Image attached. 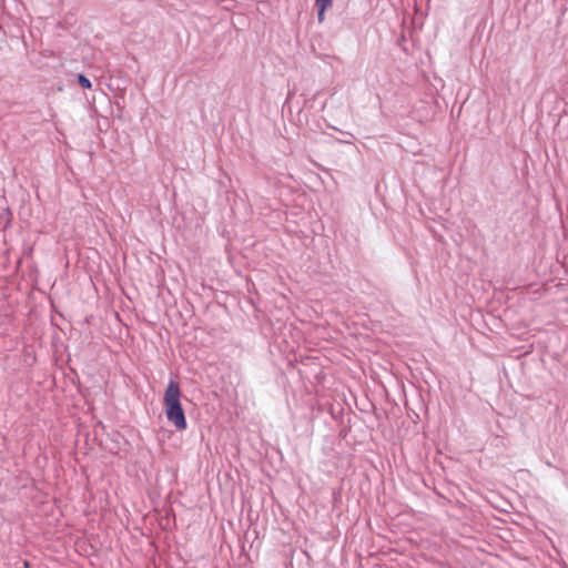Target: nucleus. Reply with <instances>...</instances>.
<instances>
[{
	"mask_svg": "<svg viewBox=\"0 0 568 568\" xmlns=\"http://www.w3.org/2000/svg\"><path fill=\"white\" fill-rule=\"evenodd\" d=\"M79 84L84 89H90L92 87L90 80L83 74H79L78 77Z\"/></svg>",
	"mask_w": 568,
	"mask_h": 568,
	"instance_id": "obj_3",
	"label": "nucleus"
},
{
	"mask_svg": "<svg viewBox=\"0 0 568 568\" xmlns=\"http://www.w3.org/2000/svg\"><path fill=\"white\" fill-rule=\"evenodd\" d=\"M332 0H316V7L318 9V21L323 22L325 19V11L331 7Z\"/></svg>",
	"mask_w": 568,
	"mask_h": 568,
	"instance_id": "obj_2",
	"label": "nucleus"
},
{
	"mask_svg": "<svg viewBox=\"0 0 568 568\" xmlns=\"http://www.w3.org/2000/svg\"><path fill=\"white\" fill-rule=\"evenodd\" d=\"M181 389L176 382L171 381L164 393L163 404L168 420L179 430L187 426L184 410L181 405Z\"/></svg>",
	"mask_w": 568,
	"mask_h": 568,
	"instance_id": "obj_1",
	"label": "nucleus"
}]
</instances>
